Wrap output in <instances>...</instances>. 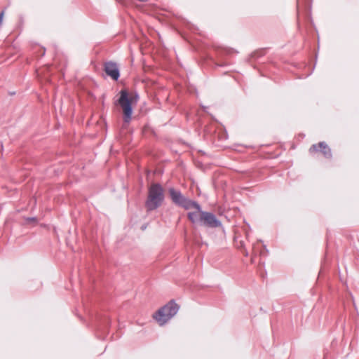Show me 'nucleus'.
I'll list each match as a JSON object with an SVG mask.
<instances>
[{
	"label": "nucleus",
	"mask_w": 359,
	"mask_h": 359,
	"mask_svg": "<svg viewBox=\"0 0 359 359\" xmlns=\"http://www.w3.org/2000/svg\"><path fill=\"white\" fill-rule=\"evenodd\" d=\"M165 200L164 190L159 183L152 184L148 189V194L144 203L147 212L154 211L160 208Z\"/></svg>",
	"instance_id": "obj_1"
},
{
	"label": "nucleus",
	"mask_w": 359,
	"mask_h": 359,
	"mask_svg": "<svg viewBox=\"0 0 359 359\" xmlns=\"http://www.w3.org/2000/svg\"><path fill=\"white\" fill-rule=\"evenodd\" d=\"M135 98L137 102L139 95L135 93V97H129V94L126 90H121L120 91V97L118 100V103L123 110V119L125 124H129L132 120V115L133 113V101Z\"/></svg>",
	"instance_id": "obj_2"
},
{
	"label": "nucleus",
	"mask_w": 359,
	"mask_h": 359,
	"mask_svg": "<svg viewBox=\"0 0 359 359\" xmlns=\"http://www.w3.org/2000/svg\"><path fill=\"white\" fill-rule=\"evenodd\" d=\"M179 309V305L173 300H171L167 304L159 309L153 315V318L160 325H163L178 312Z\"/></svg>",
	"instance_id": "obj_3"
},
{
	"label": "nucleus",
	"mask_w": 359,
	"mask_h": 359,
	"mask_svg": "<svg viewBox=\"0 0 359 359\" xmlns=\"http://www.w3.org/2000/svg\"><path fill=\"white\" fill-rule=\"evenodd\" d=\"M171 201L177 206L186 210H189L191 205H197L195 201L191 200L182 194L180 189L169 187L168 189Z\"/></svg>",
	"instance_id": "obj_4"
},
{
	"label": "nucleus",
	"mask_w": 359,
	"mask_h": 359,
	"mask_svg": "<svg viewBox=\"0 0 359 359\" xmlns=\"http://www.w3.org/2000/svg\"><path fill=\"white\" fill-rule=\"evenodd\" d=\"M195 203L197 205H191L190 210L194 209V211H190L187 213V217L193 224H197L201 226L202 222V214L205 211L202 210L201 205L195 201Z\"/></svg>",
	"instance_id": "obj_5"
},
{
	"label": "nucleus",
	"mask_w": 359,
	"mask_h": 359,
	"mask_svg": "<svg viewBox=\"0 0 359 359\" xmlns=\"http://www.w3.org/2000/svg\"><path fill=\"white\" fill-rule=\"evenodd\" d=\"M202 222L201 226L208 228H217L222 226V222L210 212L205 211L202 214Z\"/></svg>",
	"instance_id": "obj_6"
},
{
	"label": "nucleus",
	"mask_w": 359,
	"mask_h": 359,
	"mask_svg": "<svg viewBox=\"0 0 359 359\" xmlns=\"http://www.w3.org/2000/svg\"><path fill=\"white\" fill-rule=\"evenodd\" d=\"M104 71L106 74L114 81H118L120 77V70L116 62L107 61L104 63Z\"/></svg>",
	"instance_id": "obj_7"
},
{
	"label": "nucleus",
	"mask_w": 359,
	"mask_h": 359,
	"mask_svg": "<svg viewBox=\"0 0 359 359\" xmlns=\"http://www.w3.org/2000/svg\"><path fill=\"white\" fill-rule=\"evenodd\" d=\"M317 151L322 152L325 158L330 159L332 156L331 149L325 142H320L318 144H313L309 149L311 154Z\"/></svg>",
	"instance_id": "obj_8"
},
{
	"label": "nucleus",
	"mask_w": 359,
	"mask_h": 359,
	"mask_svg": "<svg viewBox=\"0 0 359 359\" xmlns=\"http://www.w3.org/2000/svg\"><path fill=\"white\" fill-rule=\"evenodd\" d=\"M250 252H248L246 248H243V253L245 256H248L250 253L252 255L251 257V262L252 263H256L258 262L259 263L261 262V260H257L258 255L259 256H265L267 253V250H266L265 248H249Z\"/></svg>",
	"instance_id": "obj_9"
},
{
	"label": "nucleus",
	"mask_w": 359,
	"mask_h": 359,
	"mask_svg": "<svg viewBox=\"0 0 359 359\" xmlns=\"http://www.w3.org/2000/svg\"><path fill=\"white\" fill-rule=\"evenodd\" d=\"M27 221L28 222H36V218L33 217H27Z\"/></svg>",
	"instance_id": "obj_10"
},
{
	"label": "nucleus",
	"mask_w": 359,
	"mask_h": 359,
	"mask_svg": "<svg viewBox=\"0 0 359 359\" xmlns=\"http://www.w3.org/2000/svg\"><path fill=\"white\" fill-rule=\"evenodd\" d=\"M4 11L0 13V23L2 21L3 17H4Z\"/></svg>",
	"instance_id": "obj_11"
},
{
	"label": "nucleus",
	"mask_w": 359,
	"mask_h": 359,
	"mask_svg": "<svg viewBox=\"0 0 359 359\" xmlns=\"http://www.w3.org/2000/svg\"><path fill=\"white\" fill-rule=\"evenodd\" d=\"M146 229V226H142V229H143V230H144V229Z\"/></svg>",
	"instance_id": "obj_12"
}]
</instances>
